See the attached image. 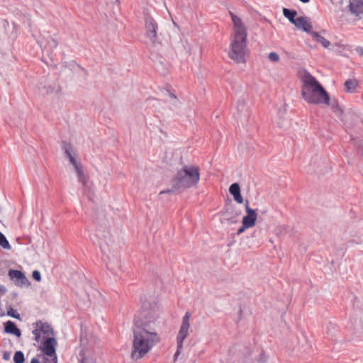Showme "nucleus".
<instances>
[{"mask_svg": "<svg viewBox=\"0 0 363 363\" xmlns=\"http://www.w3.org/2000/svg\"><path fill=\"white\" fill-rule=\"evenodd\" d=\"M164 324L157 301L145 298L134 319L131 358L138 360L161 341L160 331Z\"/></svg>", "mask_w": 363, "mask_h": 363, "instance_id": "f257e3e1", "label": "nucleus"}, {"mask_svg": "<svg viewBox=\"0 0 363 363\" xmlns=\"http://www.w3.org/2000/svg\"><path fill=\"white\" fill-rule=\"evenodd\" d=\"M301 95L308 104L330 105V97L323 86L308 71L301 73Z\"/></svg>", "mask_w": 363, "mask_h": 363, "instance_id": "f03ea898", "label": "nucleus"}, {"mask_svg": "<svg viewBox=\"0 0 363 363\" xmlns=\"http://www.w3.org/2000/svg\"><path fill=\"white\" fill-rule=\"evenodd\" d=\"M233 23V33L231 36L230 44V57L238 62H245L247 50V32L242 20L230 13Z\"/></svg>", "mask_w": 363, "mask_h": 363, "instance_id": "7ed1b4c3", "label": "nucleus"}, {"mask_svg": "<svg viewBox=\"0 0 363 363\" xmlns=\"http://www.w3.org/2000/svg\"><path fill=\"white\" fill-rule=\"evenodd\" d=\"M200 178L199 169L196 166H184L174 179V188L182 190L196 185Z\"/></svg>", "mask_w": 363, "mask_h": 363, "instance_id": "20e7f679", "label": "nucleus"}, {"mask_svg": "<svg viewBox=\"0 0 363 363\" xmlns=\"http://www.w3.org/2000/svg\"><path fill=\"white\" fill-rule=\"evenodd\" d=\"M96 236L100 240L99 245L101 251L107 257V268L116 273L121 267V259L118 253H113L109 248V231H103L100 228L96 230Z\"/></svg>", "mask_w": 363, "mask_h": 363, "instance_id": "39448f33", "label": "nucleus"}, {"mask_svg": "<svg viewBox=\"0 0 363 363\" xmlns=\"http://www.w3.org/2000/svg\"><path fill=\"white\" fill-rule=\"evenodd\" d=\"M191 316V313L189 311H186L182 318V323L179 326V330L177 335V351L174 356V359H176L177 357L179 355L182 350L183 343L184 340L192 332V329L190 325Z\"/></svg>", "mask_w": 363, "mask_h": 363, "instance_id": "423d86ee", "label": "nucleus"}, {"mask_svg": "<svg viewBox=\"0 0 363 363\" xmlns=\"http://www.w3.org/2000/svg\"><path fill=\"white\" fill-rule=\"evenodd\" d=\"M70 164L74 168L78 177V180L83 185L84 194H89L92 192V183L90 182L83 172V166L80 160H69Z\"/></svg>", "mask_w": 363, "mask_h": 363, "instance_id": "0eeeda50", "label": "nucleus"}, {"mask_svg": "<svg viewBox=\"0 0 363 363\" xmlns=\"http://www.w3.org/2000/svg\"><path fill=\"white\" fill-rule=\"evenodd\" d=\"M34 329L33 334L35 335V340L38 342L40 340L41 335L49 336L52 334V329L50 325L41 321L33 324Z\"/></svg>", "mask_w": 363, "mask_h": 363, "instance_id": "6e6552de", "label": "nucleus"}, {"mask_svg": "<svg viewBox=\"0 0 363 363\" xmlns=\"http://www.w3.org/2000/svg\"><path fill=\"white\" fill-rule=\"evenodd\" d=\"M245 211L246 215L242 218V223H244L250 228H252L256 224L257 218V211L250 208L248 201L245 202Z\"/></svg>", "mask_w": 363, "mask_h": 363, "instance_id": "1a4fd4ad", "label": "nucleus"}, {"mask_svg": "<svg viewBox=\"0 0 363 363\" xmlns=\"http://www.w3.org/2000/svg\"><path fill=\"white\" fill-rule=\"evenodd\" d=\"M8 274L10 279L14 281L16 286L23 287L29 285L28 279L22 272L19 270L10 269Z\"/></svg>", "mask_w": 363, "mask_h": 363, "instance_id": "9d476101", "label": "nucleus"}, {"mask_svg": "<svg viewBox=\"0 0 363 363\" xmlns=\"http://www.w3.org/2000/svg\"><path fill=\"white\" fill-rule=\"evenodd\" d=\"M146 35L147 38L154 43L157 40V24L155 21L148 17L145 20Z\"/></svg>", "mask_w": 363, "mask_h": 363, "instance_id": "9b49d317", "label": "nucleus"}, {"mask_svg": "<svg viewBox=\"0 0 363 363\" xmlns=\"http://www.w3.org/2000/svg\"><path fill=\"white\" fill-rule=\"evenodd\" d=\"M57 341L54 337H48L43 342L42 351L44 354L48 356H53L56 354Z\"/></svg>", "mask_w": 363, "mask_h": 363, "instance_id": "f8f14e48", "label": "nucleus"}, {"mask_svg": "<svg viewBox=\"0 0 363 363\" xmlns=\"http://www.w3.org/2000/svg\"><path fill=\"white\" fill-rule=\"evenodd\" d=\"M294 26L300 30H303L306 33H311L312 30V25L310 19L306 16H298L296 17Z\"/></svg>", "mask_w": 363, "mask_h": 363, "instance_id": "ddd939ff", "label": "nucleus"}, {"mask_svg": "<svg viewBox=\"0 0 363 363\" xmlns=\"http://www.w3.org/2000/svg\"><path fill=\"white\" fill-rule=\"evenodd\" d=\"M350 10L357 16H363V0H350Z\"/></svg>", "mask_w": 363, "mask_h": 363, "instance_id": "4468645a", "label": "nucleus"}, {"mask_svg": "<svg viewBox=\"0 0 363 363\" xmlns=\"http://www.w3.org/2000/svg\"><path fill=\"white\" fill-rule=\"evenodd\" d=\"M61 147L68 159L72 160L79 157L77 150L72 145L67 143H62Z\"/></svg>", "mask_w": 363, "mask_h": 363, "instance_id": "2eb2a0df", "label": "nucleus"}, {"mask_svg": "<svg viewBox=\"0 0 363 363\" xmlns=\"http://www.w3.org/2000/svg\"><path fill=\"white\" fill-rule=\"evenodd\" d=\"M229 191L233 196L234 200L238 203H243V199L240 194V188L238 183H234L230 185Z\"/></svg>", "mask_w": 363, "mask_h": 363, "instance_id": "dca6fc26", "label": "nucleus"}, {"mask_svg": "<svg viewBox=\"0 0 363 363\" xmlns=\"http://www.w3.org/2000/svg\"><path fill=\"white\" fill-rule=\"evenodd\" d=\"M4 332L8 334L13 335L17 337L21 336V330L16 327V324L11 320L4 323Z\"/></svg>", "mask_w": 363, "mask_h": 363, "instance_id": "f3484780", "label": "nucleus"}, {"mask_svg": "<svg viewBox=\"0 0 363 363\" xmlns=\"http://www.w3.org/2000/svg\"><path fill=\"white\" fill-rule=\"evenodd\" d=\"M250 359H247L244 363H265L267 362V357L263 352L259 354L251 352L250 354Z\"/></svg>", "mask_w": 363, "mask_h": 363, "instance_id": "a211bd4d", "label": "nucleus"}, {"mask_svg": "<svg viewBox=\"0 0 363 363\" xmlns=\"http://www.w3.org/2000/svg\"><path fill=\"white\" fill-rule=\"evenodd\" d=\"M311 36L312 38L318 43H320L323 47L325 48H328L330 50V47L331 45V43L325 39L324 37L320 35L317 32H311Z\"/></svg>", "mask_w": 363, "mask_h": 363, "instance_id": "6ab92c4d", "label": "nucleus"}, {"mask_svg": "<svg viewBox=\"0 0 363 363\" xmlns=\"http://www.w3.org/2000/svg\"><path fill=\"white\" fill-rule=\"evenodd\" d=\"M40 45L42 48L43 51L49 52L57 46V42L54 39L50 38L47 43L40 42Z\"/></svg>", "mask_w": 363, "mask_h": 363, "instance_id": "aec40b11", "label": "nucleus"}, {"mask_svg": "<svg viewBox=\"0 0 363 363\" xmlns=\"http://www.w3.org/2000/svg\"><path fill=\"white\" fill-rule=\"evenodd\" d=\"M357 84L358 82L356 79H350L345 82V87L347 91L353 93L355 91Z\"/></svg>", "mask_w": 363, "mask_h": 363, "instance_id": "412c9836", "label": "nucleus"}, {"mask_svg": "<svg viewBox=\"0 0 363 363\" xmlns=\"http://www.w3.org/2000/svg\"><path fill=\"white\" fill-rule=\"evenodd\" d=\"M284 16L289 19V21L294 25V22H296L297 13L295 11L289 10L287 9H283Z\"/></svg>", "mask_w": 363, "mask_h": 363, "instance_id": "4be33fe9", "label": "nucleus"}, {"mask_svg": "<svg viewBox=\"0 0 363 363\" xmlns=\"http://www.w3.org/2000/svg\"><path fill=\"white\" fill-rule=\"evenodd\" d=\"M345 45L341 41L337 43H334L330 47V50L340 54H341L345 50Z\"/></svg>", "mask_w": 363, "mask_h": 363, "instance_id": "5701e85b", "label": "nucleus"}, {"mask_svg": "<svg viewBox=\"0 0 363 363\" xmlns=\"http://www.w3.org/2000/svg\"><path fill=\"white\" fill-rule=\"evenodd\" d=\"M0 246L6 250H10L11 245L5 235L0 232Z\"/></svg>", "mask_w": 363, "mask_h": 363, "instance_id": "b1692460", "label": "nucleus"}, {"mask_svg": "<svg viewBox=\"0 0 363 363\" xmlns=\"http://www.w3.org/2000/svg\"><path fill=\"white\" fill-rule=\"evenodd\" d=\"M25 361L24 354L21 351H17L14 354L13 362L14 363H23Z\"/></svg>", "mask_w": 363, "mask_h": 363, "instance_id": "393cba45", "label": "nucleus"}, {"mask_svg": "<svg viewBox=\"0 0 363 363\" xmlns=\"http://www.w3.org/2000/svg\"><path fill=\"white\" fill-rule=\"evenodd\" d=\"M43 363H57V355L48 356L45 354Z\"/></svg>", "mask_w": 363, "mask_h": 363, "instance_id": "a878e982", "label": "nucleus"}, {"mask_svg": "<svg viewBox=\"0 0 363 363\" xmlns=\"http://www.w3.org/2000/svg\"><path fill=\"white\" fill-rule=\"evenodd\" d=\"M268 59L272 62H277L279 60V55L275 52H271L268 55Z\"/></svg>", "mask_w": 363, "mask_h": 363, "instance_id": "bb28decb", "label": "nucleus"}, {"mask_svg": "<svg viewBox=\"0 0 363 363\" xmlns=\"http://www.w3.org/2000/svg\"><path fill=\"white\" fill-rule=\"evenodd\" d=\"M7 315L9 316H11L12 318H16L18 320L21 319L19 313L16 310L13 309L12 308H9V309L7 311Z\"/></svg>", "mask_w": 363, "mask_h": 363, "instance_id": "cd10ccee", "label": "nucleus"}, {"mask_svg": "<svg viewBox=\"0 0 363 363\" xmlns=\"http://www.w3.org/2000/svg\"><path fill=\"white\" fill-rule=\"evenodd\" d=\"M33 278L37 281H40L41 280L40 273L38 270H35L33 272Z\"/></svg>", "mask_w": 363, "mask_h": 363, "instance_id": "c85d7f7f", "label": "nucleus"}, {"mask_svg": "<svg viewBox=\"0 0 363 363\" xmlns=\"http://www.w3.org/2000/svg\"><path fill=\"white\" fill-rule=\"evenodd\" d=\"M248 228H250L248 226H247L244 223H242V226L238 230L237 234L240 235L242 233H244L246 229Z\"/></svg>", "mask_w": 363, "mask_h": 363, "instance_id": "c756f323", "label": "nucleus"}, {"mask_svg": "<svg viewBox=\"0 0 363 363\" xmlns=\"http://www.w3.org/2000/svg\"><path fill=\"white\" fill-rule=\"evenodd\" d=\"M80 357H81V361H82V363H85L86 362V354H85V351L84 350H82L80 354Z\"/></svg>", "mask_w": 363, "mask_h": 363, "instance_id": "7c9ffc66", "label": "nucleus"}, {"mask_svg": "<svg viewBox=\"0 0 363 363\" xmlns=\"http://www.w3.org/2000/svg\"><path fill=\"white\" fill-rule=\"evenodd\" d=\"M6 292V289L4 286L0 285V296L5 294Z\"/></svg>", "mask_w": 363, "mask_h": 363, "instance_id": "2f4dec72", "label": "nucleus"}, {"mask_svg": "<svg viewBox=\"0 0 363 363\" xmlns=\"http://www.w3.org/2000/svg\"><path fill=\"white\" fill-rule=\"evenodd\" d=\"M30 363H40V361L36 358H33L30 361Z\"/></svg>", "mask_w": 363, "mask_h": 363, "instance_id": "473e14b6", "label": "nucleus"}, {"mask_svg": "<svg viewBox=\"0 0 363 363\" xmlns=\"http://www.w3.org/2000/svg\"><path fill=\"white\" fill-rule=\"evenodd\" d=\"M172 191H173V190H168L167 191H161V194H163V193H165V192L169 193V192H172Z\"/></svg>", "mask_w": 363, "mask_h": 363, "instance_id": "72a5a7b5", "label": "nucleus"}, {"mask_svg": "<svg viewBox=\"0 0 363 363\" xmlns=\"http://www.w3.org/2000/svg\"><path fill=\"white\" fill-rule=\"evenodd\" d=\"M4 358L5 359H9V356H8L6 354H4Z\"/></svg>", "mask_w": 363, "mask_h": 363, "instance_id": "f704fd0d", "label": "nucleus"}, {"mask_svg": "<svg viewBox=\"0 0 363 363\" xmlns=\"http://www.w3.org/2000/svg\"><path fill=\"white\" fill-rule=\"evenodd\" d=\"M239 149L240 150V151H242V150H242V149H243V145H242L239 147Z\"/></svg>", "mask_w": 363, "mask_h": 363, "instance_id": "c9c22d12", "label": "nucleus"}, {"mask_svg": "<svg viewBox=\"0 0 363 363\" xmlns=\"http://www.w3.org/2000/svg\"><path fill=\"white\" fill-rule=\"evenodd\" d=\"M174 157H178V155H177V152L175 153L174 155H173Z\"/></svg>", "mask_w": 363, "mask_h": 363, "instance_id": "e433bc0d", "label": "nucleus"}, {"mask_svg": "<svg viewBox=\"0 0 363 363\" xmlns=\"http://www.w3.org/2000/svg\"><path fill=\"white\" fill-rule=\"evenodd\" d=\"M240 213H241L240 212L236 213V216H239V215H240Z\"/></svg>", "mask_w": 363, "mask_h": 363, "instance_id": "4c0bfd02", "label": "nucleus"}, {"mask_svg": "<svg viewBox=\"0 0 363 363\" xmlns=\"http://www.w3.org/2000/svg\"><path fill=\"white\" fill-rule=\"evenodd\" d=\"M116 1H118V0H116Z\"/></svg>", "mask_w": 363, "mask_h": 363, "instance_id": "58836bf2", "label": "nucleus"}]
</instances>
